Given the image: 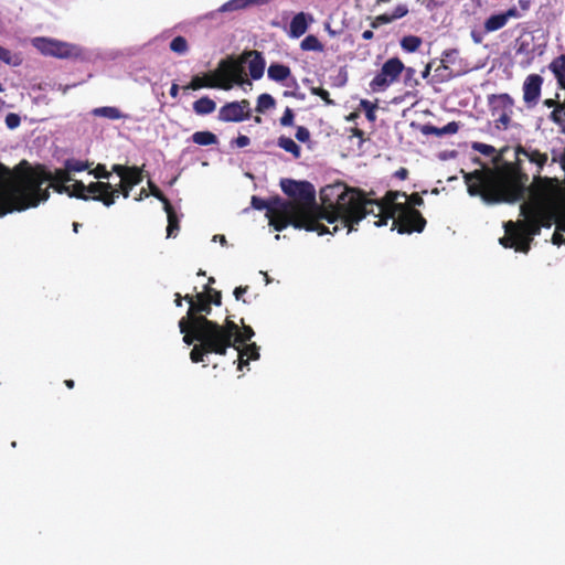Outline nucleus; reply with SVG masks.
Segmentation results:
<instances>
[{
	"label": "nucleus",
	"mask_w": 565,
	"mask_h": 565,
	"mask_svg": "<svg viewBox=\"0 0 565 565\" xmlns=\"http://www.w3.org/2000/svg\"><path fill=\"white\" fill-rule=\"evenodd\" d=\"M515 224L518 226V233L521 235V241H526L530 246L533 236L539 235L542 227H550V224H543V218L523 220L515 222Z\"/></svg>",
	"instance_id": "6ab92c4d"
},
{
	"label": "nucleus",
	"mask_w": 565,
	"mask_h": 565,
	"mask_svg": "<svg viewBox=\"0 0 565 565\" xmlns=\"http://www.w3.org/2000/svg\"><path fill=\"white\" fill-rule=\"evenodd\" d=\"M550 214L554 217L556 230L565 232V205L558 200L551 201Z\"/></svg>",
	"instance_id": "a878e982"
},
{
	"label": "nucleus",
	"mask_w": 565,
	"mask_h": 565,
	"mask_svg": "<svg viewBox=\"0 0 565 565\" xmlns=\"http://www.w3.org/2000/svg\"><path fill=\"white\" fill-rule=\"evenodd\" d=\"M488 104L495 128L507 130L513 115V98L507 93L492 94L488 97Z\"/></svg>",
	"instance_id": "1a4fd4ad"
},
{
	"label": "nucleus",
	"mask_w": 565,
	"mask_h": 565,
	"mask_svg": "<svg viewBox=\"0 0 565 565\" xmlns=\"http://www.w3.org/2000/svg\"><path fill=\"white\" fill-rule=\"evenodd\" d=\"M267 74L268 77L273 81L284 82L290 76L291 72L287 65L273 63L269 65Z\"/></svg>",
	"instance_id": "7c9ffc66"
},
{
	"label": "nucleus",
	"mask_w": 565,
	"mask_h": 565,
	"mask_svg": "<svg viewBox=\"0 0 565 565\" xmlns=\"http://www.w3.org/2000/svg\"><path fill=\"white\" fill-rule=\"evenodd\" d=\"M215 109L216 104L209 96H203L193 103V110L200 116L212 114Z\"/></svg>",
	"instance_id": "cd10ccee"
},
{
	"label": "nucleus",
	"mask_w": 565,
	"mask_h": 565,
	"mask_svg": "<svg viewBox=\"0 0 565 565\" xmlns=\"http://www.w3.org/2000/svg\"><path fill=\"white\" fill-rule=\"evenodd\" d=\"M148 183H149V189H150L151 195H153L159 201H161L163 204V207H164L166 203L170 202L169 199L162 193V191L153 182L149 181Z\"/></svg>",
	"instance_id": "5fc2aeb1"
},
{
	"label": "nucleus",
	"mask_w": 565,
	"mask_h": 565,
	"mask_svg": "<svg viewBox=\"0 0 565 565\" xmlns=\"http://www.w3.org/2000/svg\"><path fill=\"white\" fill-rule=\"evenodd\" d=\"M407 13H408V8L406 4H397L391 14V18H393V21H394V20L404 18L405 15H407Z\"/></svg>",
	"instance_id": "052dcab7"
},
{
	"label": "nucleus",
	"mask_w": 565,
	"mask_h": 565,
	"mask_svg": "<svg viewBox=\"0 0 565 565\" xmlns=\"http://www.w3.org/2000/svg\"><path fill=\"white\" fill-rule=\"evenodd\" d=\"M405 203L415 209V206H422L424 204V200L419 193L415 192L408 195V200Z\"/></svg>",
	"instance_id": "e2e57ef3"
},
{
	"label": "nucleus",
	"mask_w": 565,
	"mask_h": 565,
	"mask_svg": "<svg viewBox=\"0 0 565 565\" xmlns=\"http://www.w3.org/2000/svg\"><path fill=\"white\" fill-rule=\"evenodd\" d=\"M422 43H423V41L419 36L406 35L401 40V47L405 52L413 53V52H416L420 47Z\"/></svg>",
	"instance_id": "e433bc0d"
},
{
	"label": "nucleus",
	"mask_w": 565,
	"mask_h": 565,
	"mask_svg": "<svg viewBox=\"0 0 565 565\" xmlns=\"http://www.w3.org/2000/svg\"><path fill=\"white\" fill-rule=\"evenodd\" d=\"M505 235L500 238V244L505 248H514L516 252L529 253L530 245L526 241H521V235L518 233V226L515 222L509 221L504 223Z\"/></svg>",
	"instance_id": "dca6fc26"
},
{
	"label": "nucleus",
	"mask_w": 565,
	"mask_h": 565,
	"mask_svg": "<svg viewBox=\"0 0 565 565\" xmlns=\"http://www.w3.org/2000/svg\"><path fill=\"white\" fill-rule=\"evenodd\" d=\"M245 56L239 58L227 57L220 62L217 70L215 71L216 77L220 83H231L242 85L245 83Z\"/></svg>",
	"instance_id": "f8f14e48"
},
{
	"label": "nucleus",
	"mask_w": 565,
	"mask_h": 565,
	"mask_svg": "<svg viewBox=\"0 0 565 565\" xmlns=\"http://www.w3.org/2000/svg\"><path fill=\"white\" fill-rule=\"evenodd\" d=\"M51 186L57 192V193H68L70 186L66 185V183H57V182H51Z\"/></svg>",
	"instance_id": "774afa93"
},
{
	"label": "nucleus",
	"mask_w": 565,
	"mask_h": 565,
	"mask_svg": "<svg viewBox=\"0 0 565 565\" xmlns=\"http://www.w3.org/2000/svg\"><path fill=\"white\" fill-rule=\"evenodd\" d=\"M295 137L300 142H308L310 140V131L305 126H298Z\"/></svg>",
	"instance_id": "13d9d810"
},
{
	"label": "nucleus",
	"mask_w": 565,
	"mask_h": 565,
	"mask_svg": "<svg viewBox=\"0 0 565 565\" xmlns=\"http://www.w3.org/2000/svg\"><path fill=\"white\" fill-rule=\"evenodd\" d=\"M312 22L313 17L310 13L299 12L295 14L289 24V36L294 39L302 36Z\"/></svg>",
	"instance_id": "412c9836"
},
{
	"label": "nucleus",
	"mask_w": 565,
	"mask_h": 565,
	"mask_svg": "<svg viewBox=\"0 0 565 565\" xmlns=\"http://www.w3.org/2000/svg\"><path fill=\"white\" fill-rule=\"evenodd\" d=\"M360 107L365 111V117L369 121L374 122L376 120V114L375 110L377 108V105L367 100V99H361Z\"/></svg>",
	"instance_id": "37998d69"
},
{
	"label": "nucleus",
	"mask_w": 565,
	"mask_h": 565,
	"mask_svg": "<svg viewBox=\"0 0 565 565\" xmlns=\"http://www.w3.org/2000/svg\"><path fill=\"white\" fill-rule=\"evenodd\" d=\"M526 192L531 200L521 204L520 214L524 220H536L547 214L545 207L550 209L551 201H555L556 195L561 194V188L555 178L534 175L532 184L526 185Z\"/></svg>",
	"instance_id": "423d86ee"
},
{
	"label": "nucleus",
	"mask_w": 565,
	"mask_h": 565,
	"mask_svg": "<svg viewBox=\"0 0 565 565\" xmlns=\"http://www.w3.org/2000/svg\"><path fill=\"white\" fill-rule=\"evenodd\" d=\"M565 104L557 105L556 108L551 113L550 118L555 124H562L565 121Z\"/></svg>",
	"instance_id": "3c124183"
},
{
	"label": "nucleus",
	"mask_w": 565,
	"mask_h": 565,
	"mask_svg": "<svg viewBox=\"0 0 565 565\" xmlns=\"http://www.w3.org/2000/svg\"><path fill=\"white\" fill-rule=\"evenodd\" d=\"M163 210L168 216L167 237H175L180 230V221L177 215V212L174 211V207L170 202L166 203Z\"/></svg>",
	"instance_id": "bb28decb"
},
{
	"label": "nucleus",
	"mask_w": 565,
	"mask_h": 565,
	"mask_svg": "<svg viewBox=\"0 0 565 565\" xmlns=\"http://www.w3.org/2000/svg\"><path fill=\"white\" fill-rule=\"evenodd\" d=\"M275 106V98L271 95L264 93L260 94L257 98L256 111L263 114L266 110L274 108Z\"/></svg>",
	"instance_id": "4c0bfd02"
},
{
	"label": "nucleus",
	"mask_w": 565,
	"mask_h": 565,
	"mask_svg": "<svg viewBox=\"0 0 565 565\" xmlns=\"http://www.w3.org/2000/svg\"><path fill=\"white\" fill-rule=\"evenodd\" d=\"M179 329L183 334V342L188 345L193 344L195 341L199 343L205 342L209 337H216L226 331H235L233 320L226 318L223 324L210 319H194L191 321L189 318L182 317L179 320Z\"/></svg>",
	"instance_id": "0eeeda50"
},
{
	"label": "nucleus",
	"mask_w": 565,
	"mask_h": 565,
	"mask_svg": "<svg viewBox=\"0 0 565 565\" xmlns=\"http://www.w3.org/2000/svg\"><path fill=\"white\" fill-rule=\"evenodd\" d=\"M281 190L285 194L292 199L291 202L301 205L307 209L310 214L317 217V222L327 221L329 224L340 223V230H342V213L338 211V206L330 204L323 198V191L329 186L326 185L320 191L321 205L316 202V191L313 185L308 181H295L290 179L281 180Z\"/></svg>",
	"instance_id": "39448f33"
},
{
	"label": "nucleus",
	"mask_w": 565,
	"mask_h": 565,
	"mask_svg": "<svg viewBox=\"0 0 565 565\" xmlns=\"http://www.w3.org/2000/svg\"><path fill=\"white\" fill-rule=\"evenodd\" d=\"M552 243L554 245H557V246H561L562 244H565V237L563 236V234L561 233V231H555L553 236H552Z\"/></svg>",
	"instance_id": "338daca9"
},
{
	"label": "nucleus",
	"mask_w": 565,
	"mask_h": 565,
	"mask_svg": "<svg viewBox=\"0 0 565 565\" xmlns=\"http://www.w3.org/2000/svg\"><path fill=\"white\" fill-rule=\"evenodd\" d=\"M404 70L405 65L398 57L388 58L382 65L381 71L371 81V89L373 92L385 89L399 77Z\"/></svg>",
	"instance_id": "ddd939ff"
},
{
	"label": "nucleus",
	"mask_w": 565,
	"mask_h": 565,
	"mask_svg": "<svg viewBox=\"0 0 565 565\" xmlns=\"http://www.w3.org/2000/svg\"><path fill=\"white\" fill-rule=\"evenodd\" d=\"M508 23L503 12L490 15L483 23L484 33L495 32Z\"/></svg>",
	"instance_id": "2f4dec72"
},
{
	"label": "nucleus",
	"mask_w": 565,
	"mask_h": 565,
	"mask_svg": "<svg viewBox=\"0 0 565 565\" xmlns=\"http://www.w3.org/2000/svg\"><path fill=\"white\" fill-rule=\"evenodd\" d=\"M88 173L93 174L98 180H108L110 177V172L107 171L106 166L102 163H98L94 169L89 168Z\"/></svg>",
	"instance_id": "09e8293b"
},
{
	"label": "nucleus",
	"mask_w": 565,
	"mask_h": 565,
	"mask_svg": "<svg viewBox=\"0 0 565 565\" xmlns=\"http://www.w3.org/2000/svg\"><path fill=\"white\" fill-rule=\"evenodd\" d=\"M503 14L509 21L510 19H520L523 17L524 13L516 7H511L507 11H504Z\"/></svg>",
	"instance_id": "0e129e2a"
},
{
	"label": "nucleus",
	"mask_w": 565,
	"mask_h": 565,
	"mask_svg": "<svg viewBox=\"0 0 565 565\" xmlns=\"http://www.w3.org/2000/svg\"><path fill=\"white\" fill-rule=\"evenodd\" d=\"M550 70L553 72L559 86L565 88V55L562 54L554 58L550 64Z\"/></svg>",
	"instance_id": "c756f323"
},
{
	"label": "nucleus",
	"mask_w": 565,
	"mask_h": 565,
	"mask_svg": "<svg viewBox=\"0 0 565 565\" xmlns=\"http://www.w3.org/2000/svg\"><path fill=\"white\" fill-rule=\"evenodd\" d=\"M142 182V169L132 166L131 172L120 179L118 194L120 193L125 199L129 198L130 191L134 186L140 184Z\"/></svg>",
	"instance_id": "4be33fe9"
},
{
	"label": "nucleus",
	"mask_w": 565,
	"mask_h": 565,
	"mask_svg": "<svg viewBox=\"0 0 565 565\" xmlns=\"http://www.w3.org/2000/svg\"><path fill=\"white\" fill-rule=\"evenodd\" d=\"M204 87L221 88V89L228 90V89H231V83H220V81L216 77V73L214 71V72L205 73L202 76L194 75L192 77L191 82L188 85H185L183 87V89L184 90H189V89L198 90V89H201Z\"/></svg>",
	"instance_id": "f3484780"
},
{
	"label": "nucleus",
	"mask_w": 565,
	"mask_h": 565,
	"mask_svg": "<svg viewBox=\"0 0 565 565\" xmlns=\"http://www.w3.org/2000/svg\"><path fill=\"white\" fill-rule=\"evenodd\" d=\"M269 225L276 231L281 232L288 225L295 228H303L309 232H317L319 235L334 234L340 230L339 224L333 226L332 232L321 222H317V217L301 205L282 200L279 196L274 198V206L269 209Z\"/></svg>",
	"instance_id": "20e7f679"
},
{
	"label": "nucleus",
	"mask_w": 565,
	"mask_h": 565,
	"mask_svg": "<svg viewBox=\"0 0 565 565\" xmlns=\"http://www.w3.org/2000/svg\"><path fill=\"white\" fill-rule=\"evenodd\" d=\"M191 138L199 146H211L218 141L216 135L211 131H196Z\"/></svg>",
	"instance_id": "72a5a7b5"
},
{
	"label": "nucleus",
	"mask_w": 565,
	"mask_h": 565,
	"mask_svg": "<svg viewBox=\"0 0 565 565\" xmlns=\"http://www.w3.org/2000/svg\"><path fill=\"white\" fill-rule=\"evenodd\" d=\"M67 194L83 201L90 200V196L86 194V185L82 181H75L73 185L70 186Z\"/></svg>",
	"instance_id": "58836bf2"
},
{
	"label": "nucleus",
	"mask_w": 565,
	"mask_h": 565,
	"mask_svg": "<svg viewBox=\"0 0 565 565\" xmlns=\"http://www.w3.org/2000/svg\"><path fill=\"white\" fill-rule=\"evenodd\" d=\"M323 198L338 206L342 213V230L348 233L355 231L363 218L372 215L373 224L377 227L387 225L388 221L398 212V205H407L399 202L401 191H387L381 200L369 199L364 191L351 188L342 182L329 184L323 191Z\"/></svg>",
	"instance_id": "7ed1b4c3"
},
{
	"label": "nucleus",
	"mask_w": 565,
	"mask_h": 565,
	"mask_svg": "<svg viewBox=\"0 0 565 565\" xmlns=\"http://www.w3.org/2000/svg\"><path fill=\"white\" fill-rule=\"evenodd\" d=\"M0 217L35 207L40 202L46 201L50 192L49 186L42 188L45 182L73 181L65 167L51 172L44 166L32 168L26 161H22L13 174L0 163Z\"/></svg>",
	"instance_id": "f03ea898"
},
{
	"label": "nucleus",
	"mask_w": 565,
	"mask_h": 565,
	"mask_svg": "<svg viewBox=\"0 0 565 565\" xmlns=\"http://www.w3.org/2000/svg\"><path fill=\"white\" fill-rule=\"evenodd\" d=\"M243 56H245V62L248 61V70L249 75L253 79H259L264 75L265 71V60L260 52L253 50V51H246L243 53Z\"/></svg>",
	"instance_id": "5701e85b"
},
{
	"label": "nucleus",
	"mask_w": 565,
	"mask_h": 565,
	"mask_svg": "<svg viewBox=\"0 0 565 565\" xmlns=\"http://www.w3.org/2000/svg\"><path fill=\"white\" fill-rule=\"evenodd\" d=\"M393 22V18H391V14H387V13H384V14H380L377 15L371 23V26L373 29H376L379 28L381 24H387V23H391Z\"/></svg>",
	"instance_id": "bf43d9fd"
},
{
	"label": "nucleus",
	"mask_w": 565,
	"mask_h": 565,
	"mask_svg": "<svg viewBox=\"0 0 565 565\" xmlns=\"http://www.w3.org/2000/svg\"><path fill=\"white\" fill-rule=\"evenodd\" d=\"M21 118L18 114L10 113L6 117V125L9 129H15L20 126Z\"/></svg>",
	"instance_id": "4d7b16f0"
},
{
	"label": "nucleus",
	"mask_w": 565,
	"mask_h": 565,
	"mask_svg": "<svg viewBox=\"0 0 565 565\" xmlns=\"http://www.w3.org/2000/svg\"><path fill=\"white\" fill-rule=\"evenodd\" d=\"M92 164L93 163L87 160L83 161L74 158H70L64 161V167L67 169L70 173L89 170Z\"/></svg>",
	"instance_id": "c9c22d12"
},
{
	"label": "nucleus",
	"mask_w": 565,
	"mask_h": 565,
	"mask_svg": "<svg viewBox=\"0 0 565 565\" xmlns=\"http://www.w3.org/2000/svg\"><path fill=\"white\" fill-rule=\"evenodd\" d=\"M92 114L96 117H104L111 120L126 119L128 115L122 114L119 108L114 106H104L93 109Z\"/></svg>",
	"instance_id": "c85d7f7f"
},
{
	"label": "nucleus",
	"mask_w": 565,
	"mask_h": 565,
	"mask_svg": "<svg viewBox=\"0 0 565 565\" xmlns=\"http://www.w3.org/2000/svg\"><path fill=\"white\" fill-rule=\"evenodd\" d=\"M250 203L255 210H258V211L267 210V215H268L269 209L274 206V199H271L270 201H265L264 199L254 195V196H252Z\"/></svg>",
	"instance_id": "a18cd8bd"
},
{
	"label": "nucleus",
	"mask_w": 565,
	"mask_h": 565,
	"mask_svg": "<svg viewBox=\"0 0 565 565\" xmlns=\"http://www.w3.org/2000/svg\"><path fill=\"white\" fill-rule=\"evenodd\" d=\"M252 109L248 99L230 102L224 104L217 115L223 122H241L250 118Z\"/></svg>",
	"instance_id": "4468645a"
},
{
	"label": "nucleus",
	"mask_w": 565,
	"mask_h": 565,
	"mask_svg": "<svg viewBox=\"0 0 565 565\" xmlns=\"http://www.w3.org/2000/svg\"><path fill=\"white\" fill-rule=\"evenodd\" d=\"M202 292L207 296V299H210L212 305L217 307L222 305V292L220 290H216L211 286H205Z\"/></svg>",
	"instance_id": "49530a36"
},
{
	"label": "nucleus",
	"mask_w": 565,
	"mask_h": 565,
	"mask_svg": "<svg viewBox=\"0 0 565 565\" xmlns=\"http://www.w3.org/2000/svg\"><path fill=\"white\" fill-rule=\"evenodd\" d=\"M232 331L223 332L216 337H209L205 342L194 344L191 352L190 359L193 363H200L204 361L206 354L225 355L227 349L231 348L230 337Z\"/></svg>",
	"instance_id": "9d476101"
},
{
	"label": "nucleus",
	"mask_w": 565,
	"mask_h": 565,
	"mask_svg": "<svg viewBox=\"0 0 565 565\" xmlns=\"http://www.w3.org/2000/svg\"><path fill=\"white\" fill-rule=\"evenodd\" d=\"M0 61L11 66H19L22 58L18 54H12L10 50L0 46Z\"/></svg>",
	"instance_id": "a19ab883"
},
{
	"label": "nucleus",
	"mask_w": 565,
	"mask_h": 565,
	"mask_svg": "<svg viewBox=\"0 0 565 565\" xmlns=\"http://www.w3.org/2000/svg\"><path fill=\"white\" fill-rule=\"evenodd\" d=\"M459 130V124L457 121H450L446 126L438 128L430 124L423 125L420 131L425 136L435 135V136H444V135H454Z\"/></svg>",
	"instance_id": "393cba45"
},
{
	"label": "nucleus",
	"mask_w": 565,
	"mask_h": 565,
	"mask_svg": "<svg viewBox=\"0 0 565 565\" xmlns=\"http://www.w3.org/2000/svg\"><path fill=\"white\" fill-rule=\"evenodd\" d=\"M515 162H503L502 154L493 158L495 168H483L463 174L468 193L471 196H480L487 204L515 203L522 200L526 193L529 175L521 166L520 157L523 156L536 167V174L541 175L548 161L547 152H542L532 146L515 147Z\"/></svg>",
	"instance_id": "f257e3e1"
},
{
	"label": "nucleus",
	"mask_w": 565,
	"mask_h": 565,
	"mask_svg": "<svg viewBox=\"0 0 565 565\" xmlns=\"http://www.w3.org/2000/svg\"><path fill=\"white\" fill-rule=\"evenodd\" d=\"M398 212L394 214L391 230H396L398 234L422 233L427 224L423 214L407 205H398Z\"/></svg>",
	"instance_id": "6e6552de"
},
{
	"label": "nucleus",
	"mask_w": 565,
	"mask_h": 565,
	"mask_svg": "<svg viewBox=\"0 0 565 565\" xmlns=\"http://www.w3.org/2000/svg\"><path fill=\"white\" fill-rule=\"evenodd\" d=\"M403 72H405L404 81L407 86L416 87L419 85L418 79L415 77L416 71L414 67H405Z\"/></svg>",
	"instance_id": "8fccbe9b"
},
{
	"label": "nucleus",
	"mask_w": 565,
	"mask_h": 565,
	"mask_svg": "<svg viewBox=\"0 0 565 565\" xmlns=\"http://www.w3.org/2000/svg\"><path fill=\"white\" fill-rule=\"evenodd\" d=\"M435 72L440 82L449 81L456 76L452 70L447 65L446 58L440 60V64L436 67Z\"/></svg>",
	"instance_id": "ea45409f"
},
{
	"label": "nucleus",
	"mask_w": 565,
	"mask_h": 565,
	"mask_svg": "<svg viewBox=\"0 0 565 565\" xmlns=\"http://www.w3.org/2000/svg\"><path fill=\"white\" fill-rule=\"evenodd\" d=\"M248 6H249V3L247 0H230L220 8V11L221 12L234 11V10L244 9Z\"/></svg>",
	"instance_id": "c03bdc74"
},
{
	"label": "nucleus",
	"mask_w": 565,
	"mask_h": 565,
	"mask_svg": "<svg viewBox=\"0 0 565 565\" xmlns=\"http://www.w3.org/2000/svg\"><path fill=\"white\" fill-rule=\"evenodd\" d=\"M195 298V305H192V309L188 310L184 317L189 318L191 321L199 318L209 319L207 316L212 312V302L203 292H196Z\"/></svg>",
	"instance_id": "aec40b11"
},
{
	"label": "nucleus",
	"mask_w": 565,
	"mask_h": 565,
	"mask_svg": "<svg viewBox=\"0 0 565 565\" xmlns=\"http://www.w3.org/2000/svg\"><path fill=\"white\" fill-rule=\"evenodd\" d=\"M242 322V329L238 327L237 323L233 321V324L235 326V331H232V334L230 337L231 348L238 349L241 344L246 343L254 337V330L250 326H246L244 323V320H241Z\"/></svg>",
	"instance_id": "b1692460"
},
{
	"label": "nucleus",
	"mask_w": 565,
	"mask_h": 565,
	"mask_svg": "<svg viewBox=\"0 0 565 565\" xmlns=\"http://www.w3.org/2000/svg\"><path fill=\"white\" fill-rule=\"evenodd\" d=\"M300 49L302 51L322 52L324 46L316 35L309 34L300 42Z\"/></svg>",
	"instance_id": "f704fd0d"
},
{
	"label": "nucleus",
	"mask_w": 565,
	"mask_h": 565,
	"mask_svg": "<svg viewBox=\"0 0 565 565\" xmlns=\"http://www.w3.org/2000/svg\"><path fill=\"white\" fill-rule=\"evenodd\" d=\"M170 50L177 54H180V55H183L188 52L189 50V45H188V41L184 36H175L171 42H170Z\"/></svg>",
	"instance_id": "79ce46f5"
},
{
	"label": "nucleus",
	"mask_w": 565,
	"mask_h": 565,
	"mask_svg": "<svg viewBox=\"0 0 565 565\" xmlns=\"http://www.w3.org/2000/svg\"><path fill=\"white\" fill-rule=\"evenodd\" d=\"M294 118H295V114H294V110L289 107H287L282 114V116L280 117V125L284 126V127H290L294 125Z\"/></svg>",
	"instance_id": "6e6d98bb"
},
{
	"label": "nucleus",
	"mask_w": 565,
	"mask_h": 565,
	"mask_svg": "<svg viewBox=\"0 0 565 565\" xmlns=\"http://www.w3.org/2000/svg\"><path fill=\"white\" fill-rule=\"evenodd\" d=\"M33 45L42 54L47 56L58 58H77L82 56V50L79 46L54 39L35 38L33 40Z\"/></svg>",
	"instance_id": "9b49d317"
},
{
	"label": "nucleus",
	"mask_w": 565,
	"mask_h": 565,
	"mask_svg": "<svg viewBox=\"0 0 565 565\" xmlns=\"http://www.w3.org/2000/svg\"><path fill=\"white\" fill-rule=\"evenodd\" d=\"M238 148H244L250 143V139L245 135H238L233 141Z\"/></svg>",
	"instance_id": "69168bd1"
},
{
	"label": "nucleus",
	"mask_w": 565,
	"mask_h": 565,
	"mask_svg": "<svg viewBox=\"0 0 565 565\" xmlns=\"http://www.w3.org/2000/svg\"><path fill=\"white\" fill-rule=\"evenodd\" d=\"M131 169L132 167H127L122 164H114L111 167V171L116 173L118 177H120V179L129 174L131 172Z\"/></svg>",
	"instance_id": "680f3d73"
},
{
	"label": "nucleus",
	"mask_w": 565,
	"mask_h": 565,
	"mask_svg": "<svg viewBox=\"0 0 565 565\" xmlns=\"http://www.w3.org/2000/svg\"><path fill=\"white\" fill-rule=\"evenodd\" d=\"M472 148L480 152L483 156H492L495 153V148L491 145L482 143V142H475L472 145Z\"/></svg>",
	"instance_id": "603ef678"
},
{
	"label": "nucleus",
	"mask_w": 565,
	"mask_h": 565,
	"mask_svg": "<svg viewBox=\"0 0 565 565\" xmlns=\"http://www.w3.org/2000/svg\"><path fill=\"white\" fill-rule=\"evenodd\" d=\"M86 194L90 196V200L99 201L105 206H111L118 198V190L109 182L96 181L86 185Z\"/></svg>",
	"instance_id": "2eb2a0df"
},
{
	"label": "nucleus",
	"mask_w": 565,
	"mask_h": 565,
	"mask_svg": "<svg viewBox=\"0 0 565 565\" xmlns=\"http://www.w3.org/2000/svg\"><path fill=\"white\" fill-rule=\"evenodd\" d=\"M311 94L319 96L327 105H334V102L330 98V94L322 87H312Z\"/></svg>",
	"instance_id": "864d4df0"
},
{
	"label": "nucleus",
	"mask_w": 565,
	"mask_h": 565,
	"mask_svg": "<svg viewBox=\"0 0 565 565\" xmlns=\"http://www.w3.org/2000/svg\"><path fill=\"white\" fill-rule=\"evenodd\" d=\"M277 145L286 152L291 153L295 159H299L301 157L300 147L291 138L280 136L277 140Z\"/></svg>",
	"instance_id": "473e14b6"
},
{
	"label": "nucleus",
	"mask_w": 565,
	"mask_h": 565,
	"mask_svg": "<svg viewBox=\"0 0 565 565\" xmlns=\"http://www.w3.org/2000/svg\"><path fill=\"white\" fill-rule=\"evenodd\" d=\"M239 350H241V355H245L249 360H258L259 359L258 347L256 345V343L246 344L243 349H239Z\"/></svg>",
	"instance_id": "de8ad7c7"
},
{
	"label": "nucleus",
	"mask_w": 565,
	"mask_h": 565,
	"mask_svg": "<svg viewBox=\"0 0 565 565\" xmlns=\"http://www.w3.org/2000/svg\"><path fill=\"white\" fill-rule=\"evenodd\" d=\"M543 78L539 74L529 75L523 83V100L527 107L535 106L541 96Z\"/></svg>",
	"instance_id": "a211bd4d"
}]
</instances>
